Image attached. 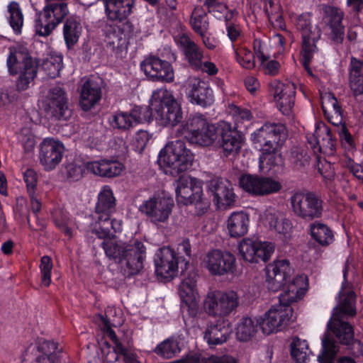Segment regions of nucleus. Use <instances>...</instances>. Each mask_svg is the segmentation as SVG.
Returning a JSON list of instances; mask_svg holds the SVG:
<instances>
[{"mask_svg":"<svg viewBox=\"0 0 363 363\" xmlns=\"http://www.w3.org/2000/svg\"><path fill=\"white\" fill-rule=\"evenodd\" d=\"M318 172L322 176L326 185H328L334 179L335 172L332 169L330 163L326 161L320 164H318Z\"/></svg>","mask_w":363,"mask_h":363,"instance_id":"e2e57ef3","label":"nucleus"},{"mask_svg":"<svg viewBox=\"0 0 363 363\" xmlns=\"http://www.w3.org/2000/svg\"><path fill=\"white\" fill-rule=\"evenodd\" d=\"M291 270L287 259L276 260L265 268L268 289L273 292L282 289L284 294H280L279 301L289 305L301 299L308 287L307 277L300 274L291 279Z\"/></svg>","mask_w":363,"mask_h":363,"instance_id":"7ed1b4c3","label":"nucleus"},{"mask_svg":"<svg viewBox=\"0 0 363 363\" xmlns=\"http://www.w3.org/2000/svg\"><path fill=\"white\" fill-rule=\"evenodd\" d=\"M279 301V303L272 306L263 317L257 318L259 328L265 335L281 330L292 317L291 305L286 301Z\"/></svg>","mask_w":363,"mask_h":363,"instance_id":"f3484780","label":"nucleus"},{"mask_svg":"<svg viewBox=\"0 0 363 363\" xmlns=\"http://www.w3.org/2000/svg\"><path fill=\"white\" fill-rule=\"evenodd\" d=\"M101 96V79L94 77L87 78L79 89V105L82 110L89 111L98 104Z\"/></svg>","mask_w":363,"mask_h":363,"instance_id":"7c9ffc66","label":"nucleus"},{"mask_svg":"<svg viewBox=\"0 0 363 363\" xmlns=\"http://www.w3.org/2000/svg\"><path fill=\"white\" fill-rule=\"evenodd\" d=\"M254 55L259 60L260 62L264 63L269 58L267 51L266 42L259 39L255 38L253 40Z\"/></svg>","mask_w":363,"mask_h":363,"instance_id":"13d9d810","label":"nucleus"},{"mask_svg":"<svg viewBox=\"0 0 363 363\" xmlns=\"http://www.w3.org/2000/svg\"><path fill=\"white\" fill-rule=\"evenodd\" d=\"M151 139V135L146 130H139L135 137V145L139 151H143Z\"/></svg>","mask_w":363,"mask_h":363,"instance_id":"69168bd1","label":"nucleus"},{"mask_svg":"<svg viewBox=\"0 0 363 363\" xmlns=\"http://www.w3.org/2000/svg\"><path fill=\"white\" fill-rule=\"evenodd\" d=\"M152 106L155 110V121L160 125L174 127L182 122L183 112L181 105L167 89L153 92Z\"/></svg>","mask_w":363,"mask_h":363,"instance_id":"6e6552de","label":"nucleus"},{"mask_svg":"<svg viewBox=\"0 0 363 363\" xmlns=\"http://www.w3.org/2000/svg\"><path fill=\"white\" fill-rule=\"evenodd\" d=\"M348 272L349 267L345 264L342 269L343 281L342 282L341 289L338 293V303L333 308V312L330 318H337L340 319L342 318H353L357 314V296L355 293L352 290L345 291V288L348 284Z\"/></svg>","mask_w":363,"mask_h":363,"instance_id":"a878e982","label":"nucleus"},{"mask_svg":"<svg viewBox=\"0 0 363 363\" xmlns=\"http://www.w3.org/2000/svg\"><path fill=\"white\" fill-rule=\"evenodd\" d=\"M9 13V23L16 35L21 34L23 26V14L20 5L16 1H11L8 6Z\"/></svg>","mask_w":363,"mask_h":363,"instance_id":"a18cd8bd","label":"nucleus"},{"mask_svg":"<svg viewBox=\"0 0 363 363\" xmlns=\"http://www.w3.org/2000/svg\"><path fill=\"white\" fill-rule=\"evenodd\" d=\"M64 152L65 146L62 142L45 138L40 145V162L46 171H51L61 162Z\"/></svg>","mask_w":363,"mask_h":363,"instance_id":"c85d7f7f","label":"nucleus"},{"mask_svg":"<svg viewBox=\"0 0 363 363\" xmlns=\"http://www.w3.org/2000/svg\"><path fill=\"white\" fill-rule=\"evenodd\" d=\"M203 182L201 180L189 176H182L174 184L176 199L179 204H195L197 213H205L208 203L203 201Z\"/></svg>","mask_w":363,"mask_h":363,"instance_id":"f8f14e48","label":"nucleus"},{"mask_svg":"<svg viewBox=\"0 0 363 363\" xmlns=\"http://www.w3.org/2000/svg\"><path fill=\"white\" fill-rule=\"evenodd\" d=\"M321 108L324 116L329 113H337L342 112V108L337 98L333 93H328L322 99Z\"/></svg>","mask_w":363,"mask_h":363,"instance_id":"8fccbe9b","label":"nucleus"},{"mask_svg":"<svg viewBox=\"0 0 363 363\" xmlns=\"http://www.w3.org/2000/svg\"><path fill=\"white\" fill-rule=\"evenodd\" d=\"M196 288V279L195 276H189L181 282L179 291L182 299L189 298V300L194 296Z\"/></svg>","mask_w":363,"mask_h":363,"instance_id":"6e6d98bb","label":"nucleus"},{"mask_svg":"<svg viewBox=\"0 0 363 363\" xmlns=\"http://www.w3.org/2000/svg\"><path fill=\"white\" fill-rule=\"evenodd\" d=\"M249 225V214L242 211L233 212L226 221V228L231 238L244 236L248 231Z\"/></svg>","mask_w":363,"mask_h":363,"instance_id":"58836bf2","label":"nucleus"},{"mask_svg":"<svg viewBox=\"0 0 363 363\" xmlns=\"http://www.w3.org/2000/svg\"><path fill=\"white\" fill-rule=\"evenodd\" d=\"M116 198L111 187L105 185L98 195L95 211L91 215L90 228L92 233L100 239H105L121 233L123 222L121 219L112 218L116 212Z\"/></svg>","mask_w":363,"mask_h":363,"instance_id":"39448f33","label":"nucleus"},{"mask_svg":"<svg viewBox=\"0 0 363 363\" xmlns=\"http://www.w3.org/2000/svg\"><path fill=\"white\" fill-rule=\"evenodd\" d=\"M260 63L264 69V73L272 76L277 75L281 67L280 63L275 60H269L268 59L265 62Z\"/></svg>","mask_w":363,"mask_h":363,"instance_id":"774afa93","label":"nucleus"},{"mask_svg":"<svg viewBox=\"0 0 363 363\" xmlns=\"http://www.w3.org/2000/svg\"><path fill=\"white\" fill-rule=\"evenodd\" d=\"M62 352L57 342L39 339L25 349L21 363H60Z\"/></svg>","mask_w":363,"mask_h":363,"instance_id":"2eb2a0df","label":"nucleus"},{"mask_svg":"<svg viewBox=\"0 0 363 363\" xmlns=\"http://www.w3.org/2000/svg\"><path fill=\"white\" fill-rule=\"evenodd\" d=\"M240 187L252 195H267L278 192L281 184L270 177L255 174H243L240 177Z\"/></svg>","mask_w":363,"mask_h":363,"instance_id":"393cba45","label":"nucleus"},{"mask_svg":"<svg viewBox=\"0 0 363 363\" xmlns=\"http://www.w3.org/2000/svg\"><path fill=\"white\" fill-rule=\"evenodd\" d=\"M252 118V115L248 109L242 108L238 106L235 107L234 113H233V119H234V125L238 127V129L240 128V125L244 123L245 122H250Z\"/></svg>","mask_w":363,"mask_h":363,"instance_id":"052dcab7","label":"nucleus"},{"mask_svg":"<svg viewBox=\"0 0 363 363\" xmlns=\"http://www.w3.org/2000/svg\"><path fill=\"white\" fill-rule=\"evenodd\" d=\"M218 122L210 123L201 113L190 115L177 130V133L184 135L189 143L201 147L212 145L216 140Z\"/></svg>","mask_w":363,"mask_h":363,"instance_id":"0eeeda50","label":"nucleus"},{"mask_svg":"<svg viewBox=\"0 0 363 363\" xmlns=\"http://www.w3.org/2000/svg\"><path fill=\"white\" fill-rule=\"evenodd\" d=\"M111 236L103 239L101 247L106 256L113 262L121 264L123 274L130 278L138 274L144 268L146 247L143 242L135 240L131 243L113 240Z\"/></svg>","mask_w":363,"mask_h":363,"instance_id":"20e7f679","label":"nucleus"},{"mask_svg":"<svg viewBox=\"0 0 363 363\" xmlns=\"http://www.w3.org/2000/svg\"><path fill=\"white\" fill-rule=\"evenodd\" d=\"M237 61L245 69H252L255 66V55L249 50L244 48L237 52Z\"/></svg>","mask_w":363,"mask_h":363,"instance_id":"4d7b16f0","label":"nucleus"},{"mask_svg":"<svg viewBox=\"0 0 363 363\" xmlns=\"http://www.w3.org/2000/svg\"><path fill=\"white\" fill-rule=\"evenodd\" d=\"M346 166L350 172L363 183V165L354 162L351 157H349Z\"/></svg>","mask_w":363,"mask_h":363,"instance_id":"338daca9","label":"nucleus"},{"mask_svg":"<svg viewBox=\"0 0 363 363\" xmlns=\"http://www.w3.org/2000/svg\"><path fill=\"white\" fill-rule=\"evenodd\" d=\"M235 261L234 255L228 251L212 250L206 254L203 264L211 274L221 276L235 271Z\"/></svg>","mask_w":363,"mask_h":363,"instance_id":"5701e85b","label":"nucleus"},{"mask_svg":"<svg viewBox=\"0 0 363 363\" xmlns=\"http://www.w3.org/2000/svg\"><path fill=\"white\" fill-rule=\"evenodd\" d=\"M40 271L41 274V284L45 287H48L52 282L51 275L53 268V263L51 257L48 255H44L40 258Z\"/></svg>","mask_w":363,"mask_h":363,"instance_id":"3c124183","label":"nucleus"},{"mask_svg":"<svg viewBox=\"0 0 363 363\" xmlns=\"http://www.w3.org/2000/svg\"><path fill=\"white\" fill-rule=\"evenodd\" d=\"M340 143L346 153L353 154L357 150V143L347 125H342L337 130Z\"/></svg>","mask_w":363,"mask_h":363,"instance_id":"de8ad7c7","label":"nucleus"},{"mask_svg":"<svg viewBox=\"0 0 363 363\" xmlns=\"http://www.w3.org/2000/svg\"><path fill=\"white\" fill-rule=\"evenodd\" d=\"M135 0H106L104 7L107 20L104 27L106 48L117 59L126 57L130 40L141 32L138 23L128 19L135 6Z\"/></svg>","mask_w":363,"mask_h":363,"instance_id":"f257e3e1","label":"nucleus"},{"mask_svg":"<svg viewBox=\"0 0 363 363\" xmlns=\"http://www.w3.org/2000/svg\"><path fill=\"white\" fill-rule=\"evenodd\" d=\"M309 234L311 238L322 247L328 246L335 240L334 234L330 228L318 220L310 224Z\"/></svg>","mask_w":363,"mask_h":363,"instance_id":"ea45409f","label":"nucleus"},{"mask_svg":"<svg viewBox=\"0 0 363 363\" xmlns=\"http://www.w3.org/2000/svg\"><path fill=\"white\" fill-rule=\"evenodd\" d=\"M6 65L11 75L18 74L16 86L19 91L28 89L38 73V63L28 53L25 55L22 62H19L16 53L10 50Z\"/></svg>","mask_w":363,"mask_h":363,"instance_id":"4468645a","label":"nucleus"},{"mask_svg":"<svg viewBox=\"0 0 363 363\" xmlns=\"http://www.w3.org/2000/svg\"><path fill=\"white\" fill-rule=\"evenodd\" d=\"M309 352L308 342L296 336L290 344V354L296 363H306Z\"/></svg>","mask_w":363,"mask_h":363,"instance_id":"37998d69","label":"nucleus"},{"mask_svg":"<svg viewBox=\"0 0 363 363\" xmlns=\"http://www.w3.org/2000/svg\"><path fill=\"white\" fill-rule=\"evenodd\" d=\"M241 257L250 263L267 262L274 252V245L271 242L262 241L258 238H243L238 245Z\"/></svg>","mask_w":363,"mask_h":363,"instance_id":"412c9836","label":"nucleus"},{"mask_svg":"<svg viewBox=\"0 0 363 363\" xmlns=\"http://www.w3.org/2000/svg\"><path fill=\"white\" fill-rule=\"evenodd\" d=\"M207 190L217 208L230 207L235 204L236 195L233 184L227 179L215 177L207 184Z\"/></svg>","mask_w":363,"mask_h":363,"instance_id":"bb28decb","label":"nucleus"},{"mask_svg":"<svg viewBox=\"0 0 363 363\" xmlns=\"http://www.w3.org/2000/svg\"><path fill=\"white\" fill-rule=\"evenodd\" d=\"M193 161L194 155L180 140L168 143L160 151L157 157L160 166L169 167L177 174L190 169Z\"/></svg>","mask_w":363,"mask_h":363,"instance_id":"9b49d317","label":"nucleus"},{"mask_svg":"<svg viewBox=\"0 0 363 363\" xmlns=\"http://www.w3.org/2000/svg\"><path fill=\"white\" fill-rule=\"evenodd\" d=\"M44 109L56 119H68L71 110L68 106V98L65 89L60 86L51 88L44 102Z\"/></svg>","mask_w":363,"mask_h":363,"instance_id":"cd10ccee","label":"nucleus"},{"mask_svg":"<svg viewBox=\"0 0 363 363\" xmlns=\"http://www.w3.org/2000/svg\"><path fill=\"white\" fill-rule=\"evenodd\" d=\"M52 217L55 226L65 235L71 238L72 237V228L68 226V213L60 209L55 210L52 213Z\"/></svg>","mask_w":363,"mask_h":363,"instance_id":"09e8293b","label":"nucleus"},{"mask_svg":"<svg viewBox=\"0 0 363 363\" xmlns=\"http://www.w3.org/2000/svg\"><path fill=\"white\" fill-rule=\"evenodd\" d=\"M188 98L191 104L204 108L210 106L214 101L213 92L208 83L198 78L191 81Z\"/></svg>","mask_w":363,"mask_h":363,"instance_id":"72a5a7b5","label":"nucleus"},{"mask_svg":"<svg viewBox=\"0 0 363 363\" xmlns=\"http://www.w3.org/2000/svg\"><path fill=\"white\" fill-rule=\"evenodd\" d=\"M174 206L173 198L154 195L145 200L138 210L154 225L167 223Z\"/></svg>","mask_w":363,"mask_h":363,"instance_id":"dca6fc26","label":"nucleus"},{"mask_svg":"<svg viewBox=\"0 0 363 363\" xmlns=\"http://www.w3.org/2000/svg\"><path fill=\"white\" fill-rule=\"evenodd\" d=\"M270 91L274 95L280 111L284 115L289 114L295 102L294 84H286L275 80L270 83Z\"/></svg>","mask_w":363,"mask_h":363,"instance_id":"c756f323","label":"nucleus"},{"mask_svg":"<svg viewBox=\"0 0 363 363\" xmlns=\"http://www.w3.org/2000/svg\"><path fill=\"white\" fill-rule=\"evenodd\" d=\"M176 43L189 67L195 71H199L203 65V49L184 33L178 36Z\"/></svg>","mask_w":363,"mask_h":363,"instance_id":"2f4dec72","label":"nucleus"},{"mask_svg":"<svg viewBox=\"0 0 363 363\" xmlns=\"http://www.w3.org/2000/svg\"><path fill=\"white\" fill-rule=\"evenodd\" d=\"M239 305V298L233 291L208 293L203 302L206 313L213 316H225L235 311Z\"/></svg>","mask_w":363,"mask_h":363,"instance_id":"aec40b11","label":"nucleus"},{"mask_svg":"<svg viewBox=\"0 0 363 363\" xmlns=\"http://www.w3.org/2000/svg\"><path fill=\"white\" fill-rule=\"evenodd\" d=\"M321 352L318 356L319 363H357L356 361L348 356H341L336 359L337 354L340 352L333 340L329 335L322 340Z\"/></svg>","mask_w":363,"mask_h":363,"instance_id":"e433bc0d","label":"nucleus"},{"mask_svg":"<svg viewBox=\"0 0 363 363\" xmlns=\"http://www.w3.org/2000/svg\"><path fill=\"white\" fill-rule=\"evenodd\" d=\"M155 273L163 279L173 278L177 276L179 264L186 267L189 260L177 255V252L170 247L159 248L154 256Z\"/></svg>","mask_w":363,"mask_h":363,"instance_id":"6ab92c4d","label":"nucleus"},{"mask_svg":"<svg viewBox=\"0 0 363 363\" xmlns=\"http://www.w3.org/2000/svg\"><path fill=\"white\" fill-rule=\"evenodd\" d=\"M349 87L354 98L363 95V60L352 57L349 65Z\"/></svg>","mask_w":363,"mask_h":363,"instance_id":"4c0bfd02","label":"nucleus"},{"mask_svg":"<svg viewBox=\"0 0 363 363\" xmlns=\"http://www.w3.org/2000/svg\"><path fill=\"white\" fill-rule=\"evenodd\" d=\"M217 145L222 150L225 157L235 156L240 152L245 142V135L238 127L227 121L218 122L216 134Z\"/></svg>","mask_w":363,"mask_h":363,"instance_id":"a211bd4d","label":"nucleus"},{"mask_svg":"<svg viewBox=\"0 0 363 363\" xmlns=\"http://www.w3.org/2000/svg\"><path fill=\"white\" fill-rule=\"evenodd\" d=\"M287 136L286 127L281 123H265L251 134L253 144L262 152L259 167L262 171L284 165L281 149Z\"/></svg>","mask_w":363,"mask_h":363,"instance_id":"f03ea898","label":"nucleus"},{"mask_svg":"<svg viewBox=\"0 0 363 363\" xmlns=\"http://www.w3.org/2000/svg\"><path fill=\"white\" fill-rule=\"evenodd\" d=\"M86 167L87 172L107 178L117 177L124 169V166L121 162L116 160L108 159L87 161Z\"/></svg>","mask_w":363,"mask_h":363,"instance_id":"c9c22d12","label":"nucleus"},{"mask_svg":"<svg viewBox=\"0 0 363 363\" xmlns=\"http://www.w3.org/2000/svg\"><path fill=\"white\" fill-rule=\"evenodd\" d=\"M290 201L294 213L305 221L319 219L323 215L324 201L318 192L297 191L291 196Z\"/></svg>","mask_w":363,"mask_h":363,"instance_id":"9d476101","label":"nucleus"},{"mask_svg":"<svg viewBox=\"0 0 363 363\" xmlns=\"http://www.w3.org/2000/svg\"><path fill=\"white\" fill-rule=\"evenodd\" d=\"M307 147L314 154L323 153L333 155L335 150L337 140L333 130L324 122L315 123V133L306 135Z\"/></svg>","mask_w":363,"mask_h":363,"instance_id":"4be33fe9","label":"nucleus"},{"mask_svg":"<svg viewBox=\"0 0 363 363\" xmlns=\"http://www.w3.org/2000/svg\"><path fill=\"white\" fill-rule=\"evenodd\" d=\"M325 16L328 18V25L331 27L342 26L343 13L335 6L325 5L323 7Z\"/></svg>","mask_w":363,"mask_h":363,"instance_id":"864d4df0","label":"nucleus"},{"mask_svg":"<svg viewBox=\"0 0 363 363\" xmlns=\"http://www.w3.org/2000/svg\"><path fill=\"white\" fill-rule=\"evenodd\" d=\"M190 25L192 30L199 35L206 33L209 28L207 13L200 8H195L191 13Z\"/></svg>","mask_w":363,"mask_h":363,"instance_id":"c03bdc74","label":"nucleus"},{"mask_svg":"<svg viewBox=\"0 0 363 363\" xmlns=\"http://www.w3.org/2000/svg\"><path fill=\"white\" fill-rule=\"evenodd\" d=\"M69 14L67 4L65 1L45 2L43 10L36 13L34 29L36 35L49 36Z\"/></svg>","mask_w":363,"mask_h":363,"instance_id":"ddd939ff","label":"nucleus"},{"mask_svg":"<svg viewBox=\"0 0 363 363\" xmlns=\"http://www.w3.org/2000/svg\"><path fill=\"white\" fill-rule=\"evenodd\" d=\"M264 11L269 19L272 18L273 16H277L276 18L281 17L279 13L280 6L277 0H264Z\"/></svg>","mask_w":363,"mask_h":363,"instance_id":"0e129e2a","label":"nucleus"},{"mask_svg":"<svg viewBox=\"0 0 363 363\" xmlns=\"http://www.w3.org/2000/svg\"><path fill=\"white\" fill-rule=\"evenodd\" d=\"M292 22L296 30L301 34V63L304 69L312 75L311 63L315 54L319 51L317 43L322 35L321 28L318 23H313L312 12L305 11L296 14L292 18Z\"/></svg>","mask_w":363,"mask_h":363,"instance_id":"423d86ee","label":"nucleus"},{"mask_svg":"<svg viewBox=\"0 0 363 363\" xmlns=\"http://www.w3.org/2000/svg\"><path fill=\"white\" fill-rule=\"evenodd\" d=\"M135 117L133 111L130 113L118 111L109 118V123L114 129L126 130L133 126Z\"/></svg>","mask_w":363,"mask_h":363,"instance_id":"49530a36","label":"nucleus"},{"mask_svg":"<svg viewBox=\"0 0 363 363\" xmlns=\"http://www.w3.org/2000/svg\"><path fill=\"white\" fill-rule=\"evenodd\" d=\"M259 323L257 318L242 317L238 322L235 328L237 339L240 342H247L256 334Z\"/></svg>","mask_w":363,"mask_h":363,"instance_id":"79ce46f5","label":"nucleus"},{"mask_svg":"<svg viewBox=\"0 0 363 363\" xmlns=\"http://www.w3.org/2000/svg\"><path fill=\"white\" fill-rule=\"evenodd\" d=\"M225 27L226 30V35L233 44L238 41L241 38L242 35V30L240 23H227V25L225 26Z\"/></svg>","mask_w":363,"mask_h":363,"instance_id":"680f3d73","label":"nucleus"},{"mask_svg":"<svg viewBox=\"0 0 363 363\" xmlns=\"http://www.w3.org/2000/svg\"><path fill=\"white\" fill-rule=\"evenodd\" d=\"M62 33L67 48H73L77 43L82 33L79 21L74 16L67 18L64 23Z\"/></svg>","mask_w":363,"mask_h":363,"instance_id":"a19ab883","label":"nucleus"},{"mask_svg":"<svg viewBox=\"0 0 363 363\" xmlns=\"http://www.w3.org/2000/svg\"><path fill=\"white\" fill-rule=\"evenodd\" d=\"M135 115V123H150L155 119V110L152 109V99H150L149 106L138 107L133 111Z\"/></svg>","mask_w":363,"mask_h":363,"instance_id":"603ef678","label":"nucleus"},{"mask_svg":"<svg viewBox=\"0 0 363 363\" xmlns=\"http://www.w3.org/2000/svg\"><path fill=\"white\" fill-rule=\"evenodd\" d=\"M23 180L29 196L35 194L38 182V176L35 170L31 168L27 169L23 172Z\"/></svg>","mask_w":363,"mask_h":363,"instance_id":"bf43d9fd","label":"nucleus"},{"mask_svg":"<svg viewBox=\"0 0 363 363\" xmlns=\"http://www.w3.org/2000/svg\"><path fill=\"white\" fill-rule=\"evenodd\" d=\"M325 335H329L334 340L339 350L340 346H344L345 350L355 357L363 355V345L354 337V327L350 323L340 318H330L327 323V331L321 340Z\"/></svg>","mask_w":363,"mask_h":363,"instance_id":"1a4fd4ad","label":"nucleus"},{"mask_svg":"<svg viewBox=\"0 0 363 363\" xmlns=\"http://www.w3.org/2000/svg\"><path fill=\"white\" fill-rule=\"evenodd\" d=\"M183 334L174 333L157 345L152 352L164 359L177 357L185 347Z\"/></svg>","mask_w":363,"mask_h":363,"instance_id":"f704fd0d","label":"nucleus"},{"mask_svg":"<svg viewBox=\"0 0 363 363\" xmlns=\"http://www.w3.org/2000/svg\"><path fill=\"white\" fill-rule=\"evenodd\" d=\"M233 329L230 322L223 317H220L208 325L203 338L210 347L222 345L230 337Z\"/></svg>","mask_w":363,"mask_h":363,"instance_id":"473e14b6","label":"nucleus"},{"mask_svg":"<svg viewBox=\"0 0 363 363\" xmlns=\"http://www.w3.org/2000/svg\"><path fill=\"white\" fill-rule=\"evenodd\" d=\"M86 162L79 164L76 162L68 163L65 166V174L67 178L72 182L79 181L82 179L86 170Z\"/></svg>","mask_w":363,"mask_h":363,"instance_id":"5fc2aeb1","label":"nucleus"},{"mask_svg":"<svg viewBox=\"0 0 363 363\" xmlns=\"http://www.w3.org/2000/svg\"><path fill=\"white\" fill-rule=\"evenodd\" d=\"M140 69L153 82H172L174 79L173 67L169 62L157 56H150L140 63Z\"/></svg>","mask_w":363,"mask_h":363,"instance_id":"b1692460","label":"nucleus"}]
</instances>
